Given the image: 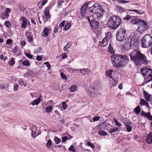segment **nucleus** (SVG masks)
Segmentation results:
<instances>
[{"label": "nucleus", "instance_id": "a19ab883", "mask_svg": "<svg viewBox=\"0 0 152 152\" xmlns=\"http://www.w3.org/2000/svg\"><path fill=\"white\" fill-rule=\"evenodd\" d=\"M9 64L10 66H13L15 63V61L13 58H11V60L9 61Z\"/></svg>", "mask_w": 152, "mask_h": 152}, {"label": "nucleus", "instance_id": "3c124183", "mask_svg": "<svg viewBox=\"0 0 152 152\" xmlns=\"http://www.w3.org/2000/svg\"><path fill=\"white\" fill-rule=\"evenodd\" d=\"M18 84H15L14 86L13 90L15 91H17L18 90Z\"/></svg>", "mask_w": 152, "mask_h": 152}, {"label": "nucleus", "instance_id": "f3484780", "mask_svg": "<svg viewBox=\"0 0 152 152\" xmlns=\"http://www.w3.org/2000/svg\"><path fill=\"white\" fill-rule=\"evenodd\" d=\"M41 133V131L40 129H39L37 131L36 130H34L32 131L31 132V136L34 138H35L36 136H38Z\"/></svg>", "mask_w": 152, "mask_h": 152}, {"label": "nucleus", "instance_id": "39448f33", "mask_svg": "<svg viewBox=\"0 0 152 152\" xmlns=\"http://www.w3.org/2000/svg\"><path fill=\"white\" fill-rule=\"evenodd\" d=\"M142 46L143 48H148L152 44V37L149 34L145 35L141 39Z\"/></svg>", "mask_w": 152, "mask_h": 152}, {"label": "nucleus", "instance_id": "6e6552de", "mask_svg": "<svg viewBox=\"0 0 152 152\" xmlns=\"http://www.w3.org/2000/svg\"><path fill=\"white\" fill-rule=\"evenodd\" d=\"M87 19L90 23L92 28H93L96 29L99 27V22L95 21L93 18H90L89 16H86Z\"/></svg>", "mask_w": 152, "mask_h": 152}, {"label": "nucleus", "instance_id": "a211bd4d", "mask_svg": "<svg viewBox=\"0 0 152 152\" xmlns=\"http://www.w3.org/2000/svg\"><path fill=\"white\" fill-rule=\"evenodd\" d=\"M145 141L148 144H152V132H150L146 137Z\"/></svg>", "mask_w": 152, "mask_h": 152}, {"label": "nucleus", "instance_id": "4468645a", "mask_svg": "<svg viewBox=\"0 0 152 152\" xmlns=\"http://www.w3.org/2000/svg\"><path fill=\"white\" fill-rule=\"evenodd\" d=\"M137 38L135 35L130 40V44L132 46H135L138 42L137 40Z\"/></svg>", "mask_w": 152, "mask_h": 152}, {"label": "nucleus", "instance_id": "7ed1b4c3", "mask_svg": "<svg viewBox=\"0 0 152 152\" xmlns=\"http://www.w3.org/2000/svg\"><path fill=\"white\" fill-rule=\"evenodd\" d=\"M88 12L91 15L90 18L94 19H99L103 13V10L102 6L98 3L88 8Z\"/></svg>", "mask_w": 152, "mask_h": 152}, {"label": "nucleus", "instance_id": "a878e982", "mask_svg": "<svg viewBox=\"0 0 152 152\" xmlns=\"http://www.w3.org/2000/svg\"><path fill=\"white\" fill-rule=\"evenodd\" d=\"M130 122H127L126 123H125V126L126 127V129H127V131L128 132H130L132 131V127L129 124Z\"/></svg>", "mask_w": 152, "mask_h": 152}, {"label": "nucleus", "instance_id": "c9c22d12", "mask_svg": "<svg viewBox=\"0 0 152 152\" xmlns=\"http://www.w3.org/2000/svg\"><path fill=\"white\" fill-rule=\"evenodd\" d=\"M99 135L104 136L107 134V133L104 130H100L98 132Z\"/></svg>", "mask_w": 152, "mask_h": 152}, {"label": "nucleus", "instance_id": "f03ea898", "mask_svg": "<svg viewBox=\"0 0 152 152\" xmlns=\"http://www.w3.org/2000/svg\"><path fill=\"white\" fill-rule=\"evenodd\" d=\"M111 59L113 66L117 68L125 66L129 60L127 56L119 54L112 55Z\"/></svg>", "mask_w": 152, "mask_h": 152}, {"label": "nucleus", "instance_id": "b1692460", "mask_svg": "<svg viewBox=\"0 0 152 152\" xmlns=\"http://www.w3.org/2000/svg\"><path fill=\"white\" fill-rule=\"evenodd\" d=\"M91 88L94 90L98 91L101 88L100 85L99 83H94L93 85L91 86Z\"/></svg>", "mask_w": 152, "mask_h": 152}, {"label": "nucleus", "instance_id": "9d476101", "mask_svg": "<svg viewBox=\"0 0 152 152\" xmlns=\"http://www.w3.org/2000/svg\"><path fill=\"white\" fill-rule=\"evenodd\" d=\"M107 35H106V37L102 40L99 43V45L101 47H104L106 46L108 44V40H109L111 38L110 33V32L107 33Z\"/></svg>", "mask_w": 152, "mask_h": 152}, {"label": "nucleus", "instance_id": "49530a36", "mask_svg": "<svg viewBox=\"0 0 152 152\" xmlns=\"http://www.w3.org/2000/svg\"><path fill=\"white\" fill-rule=\"evenodd\" d=\"M60 75L61 77L63 80H66V77L63 72H61L60 73Z\"/></svg>", "mask_w": 152, "mask_h": 152}, {"label": "nucleus", "instance_id": "774afa93", "mask_svg": "<svg viewBox=\"0 0 152 152\" xmlns=\"http://www.w3.org/2000/svg\"><path fill=\"white\" fill-rule=\"evenodd\" d=\"M12 41V40L10 39H8L7 40L6 43L7 44H9L11 43Z\"/></svg>", "mask_w": 152, "mask_h": 152}, {"label": "nucleus", "instance_id": "bb28decb", "mask_svg": "<svg viewBox=\"0 0 152 152\" xmlns=\"http://www.w3.org/2000/svg\"><path fill=\"white\" fill-rule=\"evenodd\" d=\"M131 46H132L130 44V40H129V39H128V40L126 42V44L125 45V47L126 49H129L130 48Z\"/></svg>", "mask_w": 152, "mask_h": 152}, {"label": "nucleus", "instance_id": "0eeeda50", "mask_svg": "<svg viewBox=\"0 0 152 152\" xmlns=\"http://www.w3.org/2000/svg\"><path fill=\"white\" fill-rule=\"evenodd\" d=\"M140 22L137 29L138 30L140 33L145 31L148 28L149 26L146 22L141 20Z\"/></svg>", "mask_w": 152, "mask_h": 152}, {"label": "nucleus", "instance_id": "9b49d317", "mask_svg": "<svg viewBox=\"0 0 152 152\" xmlns=\"http://www.w3.org/2000/svg\"><path fill=\"white\" fill-rule=\"evenodd\" d=\"M140 114L142 117L146 118L149 120H152V116L150 112L145 113L143 111H142L140 112Z\"/></svg>", "mask_w": 152, "mask_h": 152}, {"label": "nucleus", "instance_id": "864d4df0", "mask_svg": "<svg viewBox=\"0 0 152 152\" xmlns=\"http://www.w3.org/2000/svg\"><path fill=\"white\" fill-rule=\"evenodd\" d=\"M113 85L112 87L113 86H115L118 84V82L117 80H115L113 79Z\"/></svg>", "mask_w": 152, "mask_h": 152}, {"label": "nucleus", "instance_id": "e2e57ef3", "mask_svg": "<svg viewBox=\"0 0 152 152\" xmlns=\"http://www.w3.org/2000/svg\"><path fill=\"white\" fill-rule=\"evenodd\" d=\"M11 9L9 8H7L6 9L5 12L9 14L11 12Z\"/></svg>", "mask_w": 152, "mask_h": 152}, {"label": "nucleus", "instance_id": "09e8293b", "mask_svg": "<svg viewBox=\"0 0 152 152\" xmlns=\"http://www.w3.org/2000/svg\"><path fill=\"white\" fill-rule=\"evenodd\" d=\"M100 117L99 116H96L94 117L93 118V121L95 122L96 121H98L99 120Z\"/></svg>", "mask_w": 152, "mask_h": 152}, {"label": "nucleus", "instance_id": "423d86ee", "mask_svg": "<svg viewBox=\"0 0 152 152\" xmlns=\"http://www.w3.org/2000/svg\"><path fill=\"white\" fill-rule=\"evenodd\" d=\"M117 40L119 42H122L127 39V35L125 30L121 29L118 30L116 35Z\"/></svg>", "mask_w": 152, "mask_h": 152}, {"label": "nucleus", "instance_id": "37998d69", "mask_svg": "<svg viewBox=\"0 0 152 152\" xmlns=\"http://www.w3.org/2000/svg\"><path fill=\"white\" fill-rule=\"evenodd\" d=\"M52 144L51 141L50 140H49L46 144V145L48 148H49L50 147Z\"/></svg>", "mask_w": 152, "mask_h": 152}, {"label": "nucleus", "instance_id": "603ef678", "mask_svg": "<svg viewBox=\"0 0 152 152\" xmlns=\"http://www.w3.org/2000/svg\"><path fill=\"white\" fill-rule=\"evenodd\" d=\"M64 3V1H59L58 4V7L59 8L61 7V6L62 4Z\"/></svg>", "mask_w": 152, "mask_h": 152}, {"label": "nucleus", "instance_id": "680f3d73", "mask_svg": "<svg viewBox=\"0 0 152 152\" xmlns=\"http://www.w3.org/2000/svg\"><path fill=\"white\" fill-rule=\"evenodd\" d=\"M27 38L29 42H32L33 40V39L32 37L30 36H28Z\"/></svg>", "mask_w": 152, "mask_h": 152}, {"label": "nucleus", "instance_id": "58836bf2", "mask_svg": "<svg viewBox=\"0 0 152 152\" xmlns=\"http://www.w3.org/2000/svg\"><path fill=\"white\" fill-rule=\"evenodd\" d=\"M72 138V137L70 135H69V138H68V137L67 136H64L62 138V142H65L67 139H71Z\"/></svg>", "mask_w": 152, "mask_h": 152}, {"label": "nucleus", "instance_id": "473e14b6", "mask_svg": "<svg viewBox=\"0 0 152 152\" xmlns=\"http://www.w3.org/2000/svg\"><path fill=\"white\" fill-rule=\"evenodd\" d=\"M113 72V70L109 69L106 72V75L107 77H109L111 78H112L111 75Z\"/></svg>", "mask_w": 152, "mask_h": 152}, {"label": "nucleus", "instance_id": "f257e3e1", "mask_svg": "<svg viewBox=\"0 0 152 152\" xmlns=\"http://www.w3.org/2000/svg\"><path fill=\"white\" fill-rule=\"evenodd\" d=\"M131 60L137 66L147 64L148 60L145 54L141 53L138 49H134L130 53Z\"/></svg>", "mask_w": 152, "mask_h": 152}, {"label": "nucleus", "instance_id": "c03bdc74", "mask_svg": "<svg viewBox=\"0 0 152 152\" xmlns=\"http://www.w3.org/2000/svg\"><path fill=\"white\" fill-rule=\"evenodd\" d=\"M62 107L64 110H65L67 107V105L65 102H62Z\"/></svg>", "mask_w": 152, "mask_h": 152}, {"label": "nucleus", "instance_id": "412c9836", "mask_svg": "<svg viewBox=\"0 0 152 152\" xmlns=\"http://www.w3.org/2000/svg\"><path fill=\"white\" fill-rule=\"evenodd\" d=\"M50 32V29L48 28H46L44 29L42 32V35L44 37H47Z\"/></svg>", "mask_w": 152, "mask_h": 152}, {"label": "nucleus", "instance_id": "72a5a7b5", "mask_svg": "<svg viewBox=\"0 0 152 152\" xmlns=\"http://www.w3.org/2000/svg\"><path fill=\"white\" fill-rule=\"evenodd\" d=\"M22 64L23 65L27 66H28L30 65V63L27 60H25L23 61L22 63Z\"/></svg>", "mask_w": 152, "mask_h": 152}, {"label": "nucleus", "instance_id": "79ce46f5", "mask_svg": "<svg viewBox=\"0 0 152 152\" xmlns=\"http://www.w3.org/2000/svg\"><path fill=\"white\" fill-rule=\"evenodd\" d=\"M44 64L46 65V66L47 67L48 70H49L50 69L51 66L48 62H45L44 63Z\"/></svg>", "mask_w": 152, "mask_h": 152}, {"label": "nucleus", "instance_id": "6ab92c4d", "mask_svg": "<svg viewBox=\"0 0 152 152\" xmlns=\"http://www.w3.org/2000/svg\"><path fill=\"white\" fill-rule=\"evenodd\" d=\"M141 19L137 18H133L131 19V22L133 24L139 25Z\"/></svg>", "mask_w": 152, "mask_h": 152}, {"label": "nucleus", "instance_id": "69168bd1", "mask_svg": "<svg viewBox=\"0 0 152 152\" xmlns=\"http://www.w3.org/2000/svg\"><path fill=\"white\" fill-rule=\"evenodd\" d=\"M38 128L36 126H34V127L31 126L30 128V129L31 130H36L37 131V130H38L37 129Z\"/></svg>", "mask_w": 152, "mask_h": 152}, {"label": "nucleus", "instance_id": "052dcab7", "mask_svg": "<svg viewBox=\"0 0 152 152\" xmlns=\"http://www.w3.org/2000/svg\"><path fill=\"white\" fill-rule=\"evenodd\" d=\"M42 59V57L41 56H37L36 59L38 61H41Z\"/></svg>", "mask_w": 152, "mask_h": 152}, {"label": "nucleus", "instance_id": "13d9d810", "mask_svg": "<svg viewBox=\"0 0 152 152\" xmlns=\"http://www.w3.org/2000/svg\"><path fill=\"white\" fill-rule=\"evenodd\" d=\"M59 28L58 26L56 25L55 26L54 30L53 32L55 33H56L58 31V29Z\"/></svg>", "mask_w": 152, "mask_h": 152}, {"label": "nucleus", "instance_id": "f8f14e48", "mask_svg": "<svg viewBox=\"0 0 152 152\" xmlns=\"http://www.w3.org/2000/svg\"><path fill=\"white\" fill-rule=\"evenodd\" d=\"M149 70L150 68L146 66L142 67L140 69V70L142 75L144 77H145V76H147V72L148 70L149 71Z\"/></svg>", "mask_w": 152, "mask_h": 152}, {"label": "nucleus", "instance_id": "0e129e2a", "mask_svg": "<svg viewBox=\"0 0 152 152\" xmlns=\"http://www.w3.org/2000/svg\"><path fill=\"white\" fill-rule=\"evenodd\" d=\"M65 21H63L59 24V26L61 27H63L65 24Z\"/></svg>", "mask_w": 152, "mask_h": 152}, {"label": "nucleus", "instance_id": "cd10ccee", "mask_svg": "<svg viewBox=\"0 0 152 152\" xmlns=\"http://www.w3.org/2000/svg\"><path fill=\"white\" fill-rule=\"evenodd\" d=\"M147 79H151L152 77V70L150 69L149 71L148 70L147 73Z\"/></svg>", "mask_w": 152, "mask_h": 152}, {"label": "nucleus", "instance_id": "aec40b11", "mask_svg": "<svg viewBox=\"0 0 152 152\" xmlns=\"http://www.w3.org/2000/svg\"><path fill=\"white\" fill-rule=\"evenodd\" d=\"M146 100L143 99H141L140 100V104L141 106H145L147 108L149 107V103Z\"/></svg>", "mask_w": 152, "mask_h": 152}, {"label": "nucleus", "instance_id": "8fccbe9b", "mask_svg": "<svg viewBox=\"0 0 152 152\" xmlns=\"http://www.w3.org/2000/svg\"><path fill=\"white\" fill-rule=\"evenodd\" d=\"M69 150L72 151V152H75V151L74 147L72 145L69 148Z\"/></svg>", "mask_w": 152, "mask_h": 152}, {"label": "nucleus", "instance_id": "a18cd8bd", "mask_svg": "<svg viewBox=\"0 0 152 152\" xmlns=\"http://www.w3.org/2000/svg\"><path fill=\"white\" fill-rule=\"evenodd\" d=\"M132 16V15L130 16L128 15H126L125 17H124L123 20H128L131 18Z\"/></svg>", "mask_w": 152, "mask_h": 152}, {"label": "nucleus", "instance_id": "bf43d9fd", "mask_svg": "<svg viewBox=\"0 0 152 152\" xmlns=\"http://www.w3.org/2000/svg\"><path fill=\"white\" fill-rule=\"evenodd\" d=\"M4 24L7 27H9V26L11 25L10 22L9 21H6L4 22Z\"/></svg>", "mask_w": 152, "mask_h": 152}, {"label": "nucleus", "instance_id": "5fc2aeb1", "mask_svg": "<svg viewBox=\"0 0 152 152\" xmlns=\"http://www.w3.org/2000/svg\"><path fill=\"white\" fill-rule=\"evenodd\" d=\"M88 94L89 95L90 94L91 97H95L96 96V94H93L92 92H91V91H88Z\"/></svg>", "mask_w": 152, "mask_h": 152}, {"label": "nucleus", "instance_id": "4d7b16f0", "mask_svg": "<svg viewBox=\"0 0 152 152\" xmlns=\"http://www.w3.org/2000/svg\"><path fill=\"white\" fill-rule=\"evenodd\" d=\"M25 56L26 57L30 59H31L33 57L30 54L28 53H26L25 54Z\"/></svg>", "mask_w": 152, "mask_h": 152}, {"label": "nucleus", "instance_id": "4be33fe9", "mask_svg": "<svg viewBox=\"0 0 152 152\" xmlns=\"http://www.w3.org/2000/svg\"><path fill=\"white\" fill-rule=\"evenodd\" d=\"M107 50L109 53L113 54V55H114L115 53L113 47L110 44H109L108 47L107 48Z\"/></svg>", "mask_w": 152, "mask_h": 152}, {"label": "nucleus", "instance_id": "ddd939ff", "mask_svg": "<svg viewBox=\"0 0 152 152\" xmlns=\"http://www.w3.org/2000/svg\"><path fill=\"white\" fill-rule=\"evenodd\" d=\"M50 7V6H48L46 8L44 12V15L46 17L47 20L49 19L50 18L51 15L49 13V10Z\"/></svg>", "mask_w": 152, "mask_h": 152}, {"label": "nucleus", "instance_id": "ea45409f", "mask_svg": "<svg viewBox=\"0 0 152 152\" xmlns=\"http://www.w3.org/2000/svg\"><path fill=\"white\" fill-rule=\"evenodd\" d=\"M55 142L56 144H59L61 142V140L56 137H55L54 139Z\"/></svg>", "mask_w": 152, "mask_h": 152}, {"label": "nucleus", "instance_id": "6e6d98bb", "mask_svg": "<svg viewBox=\"0 0 152 152\" xmlns=\"http://www.w3.org/2000/svg\"><path fill=\"white\" fill-rule=\"evenodd\" d=\"M18 47H15L14 49H12V52L15 54H16L18 51Z\"/></svg>", "mask_w": 152, "mask_h": 152}, {"label": "nucleus", "instance_id": "dca6fc26", "mask_svg": "<svg viewBox=\"0 0 152 152\" xmlns=\"http://www.w3.org/2000/svg\"><path fill=\"white\" fill-rule=\"evenodd\" d=\"M22 22L21 23V27L23 28H25L27 26V23L28 21V20L24 17H22L20 18Z\"/></svg>", "mask_w": 152, "mask_h": 152}, {"label": "nucleus", "instance_id": "1a4fd4ad", "mask_svg": "<svg viewBox=\"0 0 152 152\" xmlns=\"http://www.w3.org/2000/svg\"><path fill=\"white\" fill-rule=\"evenodd\" d=\"M92 1H90L88 3L85 4L81 8L80 13L81 15L84 18L87 19L86 14L87 10V8L88 7V4L92 2Z\"/></svg>", "mask_w": 152, "mask_h": 152}, {"label": "nucleus", "instance_id": "2f4dec72", "mask_svg": "<svg viewBox=\"0 0 152 152\" xmlns=\"http://www.w3.org/2000/svg\"><path fill=\"white\" fill-rule=\"evenodd\" d=\"M77 88V86L75 85H72L69 88V90L71 92H73L76 90Z\"/></svg>", "mask_w": 152, "mask_h": 152}, {"label": "nucleus", "instance_id": "7c9ffc66", "mask_svg": "<svg viewBox=\"0 0 152 152\" xmlns=\"http://www.w3.org/2000/svg\"><path fill=\"white\" fill-rule=\"evenodd\" d=\"M71 26V24L69 23H68L66 24L63 30L65 31H67L69 29Z\"/></svg>", "mask_w": 152, "mask_h": 152}, {"label": "nucleus", "instance_id": "2eb2a0df", "mask_svg": "<svg viewBox=\"0 0 152 152\" xmlns=\"http://www.w3.org/2000/svg\"><path fill=\"white\" fill-rule=\"evenodd\" d=\"M144 98L147 102L150 101L151 98V95L150 94L145 91L143 90V91Z\"/></svg>", "mask_w": 152, "mask_h": 152}, {"label": "nucleus", "instance_id": "5701e85b", "mask_svg": "<svg viewBox=\"0 0 152 152\" xmlns=\"http://www.w3.org/2000/svg\"><path fill=\"white\" fill-rule=\"evenodd\" d=\"M80 72L83 75H85L88 74L89 73V70L88 68L80 69Z\"/></svg>", "mask_w": 152, "mask_h": 152}, {"label": "nucleus", "instance_id": "338daca9", "mask_svg": "<svg viewBox=\"0 0 152 152\" xmlns=\"http://www.w3.org/2000/svg\"><path fill=\"white\" fill-rule=\"evenodd\" d=\"M20 44L22 46H24L26 45V42L24 41H21L20 42Z\"/></svg>", "mask_w": 152, "mask_h": 152}, {"label": "nucleus", "instance_id": "de8ad7c7", "mask_svg": "<svg viewBox=\"0 0 152 152\" xmlns=\"http://www.w3.org/2000/svg\"><path fill=\"white\" fill-rule=\"evenodd\" d=\"M87 145L88 146L92 148H94L95 147L94 145L89 142H87Z\"/></svg>", "mask_w": 152, "mask_h": 152}, {"label": "nucleus", "instance_id": "e433bc0d", "mask_svg": "<svg viewBox=\"0 0 152 152\" xmlns=\"http://www.w3.org/2000/svg\"><path fill=\"white\" fill-rule=\"evenodd\" d=\"M53 107L51 106L47 107L46 109V111L47 113H49L51 112L52 110Z\"/></svg>", "mask_w": 152, "mask_h": 152}, {"label": "nucleus", "instance_id": "c85d7f7f", "mask_svg": "<svg viewBox=\"0 0 152 152\" xmlns=\"http://www.w3.org/2000/svg\"><path fill=\"white\" fill-rule=\"evenodd\" d=\"M141 110V108L139 106H137L134 110V112L136 114H138L140 113Z\"/></svg>", "mask_w": 152, "mask_h": 152}, {"label": "nucleus", "instance_id": "393cba45", "mask_svg": "<svg viewBox=\"0 0 152 152\" xmlns=\"http://www.w3.org/2000/svg\"><path fill=\"white\" fill-rule=\"evenodd\" d=\"M40 99V97H38L37 99H35L34 101H32L31 102V104L33 105H37L39 103Z\"/></svg>", "mask_w": 152, "mask_h": 152}, {"label": "nucleus", "instance_id": "f704fd0d", "mask_svg": "<svg viewBox=\"0 0 152 152\" xmlns=\"http://www.w3.org/2000/svg\"><path fill=\"white\" fill-rule=\"evenodd\" d=\"M113 121L115 123V126L118 127L122 126V125L120 124V123L118 121V120L116 118H114L113 119Z\"/></svg>", "mask_w": 152, "mask_h": 152}, {"label": "nucleus", "instance_id": "20e7f679", "mask_svg": "<svg viewBox=\"0 0 152 152\" xmlns=\"http://www.w3.org/2000/svg\"><path fill=\"white\" fill-rule=\"evenodd\" d=\"M121 22V18L118 16L113 15L109 18L107 25L111 30H115L118 27Z\"/></svg>", "mask_w": 152, "mask_h": 152}, {"label": "nucleus", "instance_id": "c756f323", "mask_svg": "<svg viewBox=\"0 0 152 152\" xmlns=\"http://www.w3.org/2000/svg\"><path fill=\"white\" fill-rule=\"evenodd\" d=\"M118 130L119 129L118 127L113 126V127L110 129L109 132L110 133H112L113 132H117Z\"/></svg>", "mask_w": 152, "mask_h": 152}, {"label": "nucleus", "instance_id": "4c0bfd02", "mask_svg": "<svg viewBox=\"0 0 152 152\" xmlns=\"http://www.w3.org/2000/svg\"><path fill=\"white\" fill-rule=\"evenodd\" d=\"M129 11L130 12H134L137 14H139L140 15H142L143 13V12H140V10H130Z\"/></svg>", "mask_w": 152, "mask_h": 152}]
</instances>
